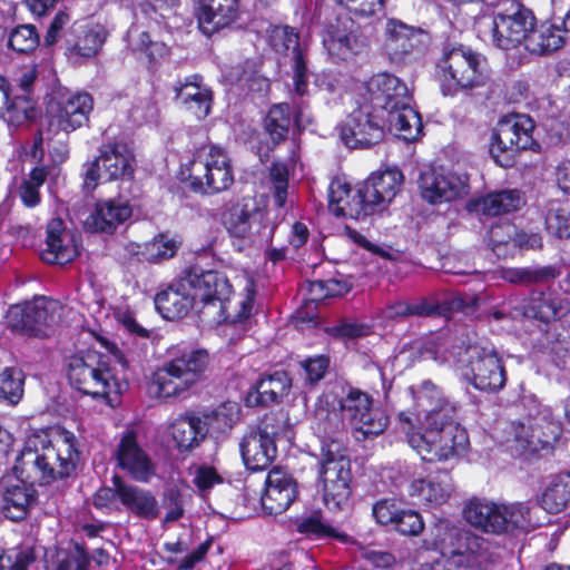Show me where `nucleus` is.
I'll return each instance as SVG.
<instances>
[{"label":"nucleus","instance_id":"1","mask_svg":"<svg viewBox=\"0 0 570 570\" xmlns=\"http://www.w3.org/2000/svg\"><path fill=\"white\" fill-rule=\"evenodd\" d=\"M79 460L77 439L61 430L53 439L45 432L27 438L13 466L16 478L7 476L0 484V511L6 518L24 519L36 500L32 483L49 484L69 476Z\"/></svg>","mask_w":570,"mask_h":570},{"label":"nucleus","instance_id":"2","mask_svg":"<svg viewBox=\"0 0 570 570\" xmlns=\"http://www.w3.org/2000/svg\"><path fill=\"white\" fill-rule=\"evenodd\" d=\"M415 412H401L400 428L409 445L428 462L463 456L470 446L466 430L455 422L456 409L431 381L413 389Z\"/></svg>","mask_w":570,"mask_h":570},{"label":"nucleus","instance_id":"3","mask_svg":"<svg viewBox=\"0 0 570 570\" xmlns=\"http://www.w3.org/2000/svg\"><path fill=\"white\" fill-rule=\"evenodd\" d=\"M185 274L198 305L200 304L198 313L203 320L217 324L239 323L250 316L255 295L250 278L246 279L245 296L230 299L232 285L222 273L193 266Z\"/></svg>","mask_w":570,"mask_h":570},{"label":"nucleus","instance_id":"4","mask_svg":"<svg viewBox=\"0 0 570 570\" xmlns=\"http://www.w3.org/2000/svg\"><path fill=\"white\" fill-rule=\"evenodd\" d=\"M365 102L387 117L389 131L405 141L422 132L419 112L413 109L407 86L399 77L381 72L365 83Z\"/></svg>","mask_w":570,"mask_h":570},{"label":"nucleus","instance_id":"5","mask_svg":"<svg viewBox=\"0 0 570 570\" xmlns=\"http://www.w3.org/2000/svg\"><path fill=\"white\" fill-rule=\"evenodd\" d=\"M68 380L80 393L109 406H115L119 402L127 386L116 377L105 357L92 351L69 358Z\"/></svg>","mask_w":570,"mask_h":570},{"label":"nucleus","instance_id":"6","mask_svg":"<svg viewBox=\"0 0 570 570\" xmlns=\"http://www.w3.org/2000/svg\"><path fill=\"white\" fill-rule=\"evenodd\" d=\"M535 22L531 10L512 0H501L493 16L480 17L475 27L479 37L502 50L525 45Z\"/></svg>","mask_w":570,"mask_h":570},{"label":"nucleus","instance_id":"7","mask_svg":"<svg viewBox=\"0 0 570 570\" xmlns=\"http://www.w3.org/2000/svg\"><path fill=\"white\" fill-rule=\"evenodd\" d=\"M208 363L209 355L205 350L183 352L153 373L149 393L159 399L185 394L202 380Z\"/></svg>","mask_w":570,"mask_h":570},{"label":"nucleus","instance_id":"8","mask_svg":"<svg viewBox=\"0 0 570 570\" xmlns=\"http://www.w3.org/2000/svg\"><path fill=\"white\" fill-rule=\"evenodd\" d=\"M434 77L442 95L451 97L483 87L487 82L481 56L464 46L443 50L435 63Z\"/></svg>","mask_w":570,"mask_h":570},{"label":"nucleus","instance_id":"9","mask_svg":"<svg viewBox=\"0 0 570 570\" xmlns=\"http://www.w3.org/2000/svg\"><path fill=\"white\" fill-rule=\"evenodd\" d=\"M222 222L239 250L247 244L269 245L276 229V223L253 197H243L226 208Z\"/></svg>","mask_w":570,"mask_h":570},{"label":"nucleus","instance_id":"10","mask_svg":"<svg viewBox=\"0 0 570 570\" xmlns=\"http://www.w3.org/2000/svg\"><path fill=\"white\" fill-rule=\"evenodd\" d=\"M183 179L189 181L195 191L218 194L234 183V171L226 151L215 145L199 147L181 169Z\"/></svg>","mask_w":570,"mask_h":570},{"label":"nucleus","instance_id":"11","mask_svg":"<svg viewBox=\"0 0 570 570\" xmlns=\"http://www.w3.org/2000/svg\"><path fill=\"white\" fill-rule=\"evenodd\" d=\"M322 450L317 488L330 511H342L348 505L352 492L351 462L346 449L337 440H331Z\"/></svg>","mask_w":570,"mask_h":570},{"label":"nucleus","instance_id":"12","mask_svg":"<svg viewBox=\"0 0 570 570\" xmlns=\"http://www.w3.org/2000/svg\"><path fill=\"white\" fill-rule=\"evenodd\" d=\"M452 362L456 363L464 379L476 390L499 392L507 382L503 361L490 345L469 344L464 350L451 352Z\"/></svg>","mask_w":570,"mask_h":570},{"label":"nucleus","instance_id":"13","mask_svg":"<svg viewBox=\"0 0 570 570\" xmlns=\"http://www.w3.org/2000/svg\"><path fill=\"white\" fill-rule=\"evenodd\" d=\"M62 306L58 301L38 297L23 306L11 307L8 322L12 331L32 337H48L61 318Z\"/></svg>","mask_w":570,"mask_h":570},{"label":"nucleus","instance_id":"14","mask_svg":"<svg viewBox=\"0 0 570 570\" xmlns=\"http://www.w3.org/2000/svg\"><path fill=\"white\" fill-rule=\"evenodd\" d=\"M533 120L525 115H510L502 118L492 135L490 153L502 167L513 164L514 153L531 148L534 140Z\"/></svg>","mask_w":570,"mask_h":570},{"label":"nucleus","instance_id":"15","mask_svg":"<svg viewBox=\"0 0 570 570\" xmlns=\"http://www.w3.org/2000/svg\"><path fill=\"white\" fill-rule=\"evenodd\" d=\"M373 403L368 393L356 387H350L340 400L343 416L355 430L356 440L376 436L387 428V415Z\"/></svg>","mask_w":570,"mask_h":570},{"label":"nucleus","instance_id":"16","mask_svg":"<svg viewBox=\"0 0 570 570\" xmlns=\"http://www.w3.org/2000/svg\"><path fill=\"white\" fill-rule=\"evenodd\" d=\"M387 117L364 102L353 110L341 127V138L350 148H368L384 139Z\"/></svg>","mask_w":570,"mask_h":570},{"label":"nucleus","instance_id":"17","mask_svg":"<svg viewBox=\"0 0 570 570\" xmlns=\"http://www.w3.org/2000/svg\"><path fill=\"white\" fill-rule=\"evenodd\" d=\"M134 173V155L126 144H106L101 146L99 156L88 166L85 187L94 190L98 180H117L131 177Z\"/></svg>","mask_w":570,"mask_h":570},{"label":"nucleus","instance_id":"18","mask_svg":"<svg viewBox=\"0 0 570 570\" xmlns=\"http://www.w3.org/2000/svg\"><path fill=\"white\" fill-rule=\"evenodd\" d=\"M421 197L431 205L451 203L470 191L469 177L452 170L428 169L419 179Z\"/></svg>","mask_w":570,"mask_h":570},{"label":"nucleus","instance_id":"19","mask_svg":"<svg viewBox=\"0 0 570 570\" xmlns=\"http://www.w3.org/2000/svg\"><path fill=\"white\" fill-rule=\"evenodd\" d=\"M275 421L274 416H266L256 429L243 436L239 449L247 469L264 470L276 458L275 436L278 431L274 425Z\"/></svg>","mask_w":570,"mask_h":570},{"label":"nucleus","instance_id":"20","mask_svg":"<svg viewBox=\"0 0 570 570\" xmlns=\"http://www.w3.org/2000/svg\"><path fill=\"white\" fill-rule=\"evenodd\" d=\"M403 175L396 168L373 173L360 187L364 216L385 209L400 191Z\"/></svg>","mask_w":570,"mask_h":570},{"label":"nucleus","instance_id":"21","mask_svg":"<svg viewBox=\"0 0 570 570\" xmlns=\"http://www.w3.org/2000/svg\"><path fill=\"white\" fill-rule=\"evenodd\" d=\"M384 51L393 62H402L414 52H420L426 35L401 20L390 18L384 30Z\"/></svg>","mask_w":570,"mask_h":570},{"label":"nucleus","instance_id":"22","mask_svg":"<svg viewBox=\"0 0 570 570\" xmlns=\"http://www.w3.org/2000/svg\"><path fill=\"white\" fill-rule=\"evenodd\" d=\"M92 108L94 100L89 94L78 92L69 96L57 105L56 110L51 108L47 132L61 130L68 134L80 128L87 124Z\"/></svg>","mask_w":570,"mask_h":570},{"label":"nucleus","instance_id":"23","mask_svg":"<svg viewBox=\"0 0 570 570\" xmlns=\"http://www.w3.org/2000/svg\"><path fill=\"white\" fill-rule=\"evenodd\" d=\"M268 43L275 52L292 57L295 91L299 96L305 95L308 83L307 69L298 35L288 26L273 27L268 32Z\"/></svg>","mask_w":570,"mask_h":570},{"label":"nucleus","instance_id":"24","mask_svg":"<svg viewBox=\"0 0 570 570\" xmlns=\"http://www.w3.org/2000/svg\"><path fill=\"white\" fill-rule=\"evenodd\" d=\"M118 466L138 482H148L155 474V466L149 455L140 448L136 432L122 433L116 448Z\"/></svg>","mask_w":570,"mask_h":570},{"label":"nucleus","instance_id":"25","mask_svg":"<svg viewBox=\"0 0 570 570\" xmlns=\"http://www.w3.org/2000/svg\"><path fill=\"white\" fill-rule=\"evenodd\" d=\"M297 494L298 487L294 478L287 471L274 468L266 476L262 505L269 514H279L292 505Z\"/></svg>","mask_w":570,"mask_h":570},{"label":"nucleus","instance_id":"26","mask_svg":"<svg viewBox=\"0 0 570 570\" xmlns=\"http://www.w3.org/2000/svg\"><path fill=\"white\" fill-rule=\"evenodd\" d=\"M78 253L77 235L67 230L60 218L51 219L47 225L46 248L41 253L42 261L63 265L76 258Z\"/></svg>","mask_w":570,"mask_h":570},{"label":"nucleus","instance_id":"27","mask_svg":"<svg viewBox=\"0 0 570 570\" xmlns=\"http://www.w3.org/2000/svg\"><path fill=\"white\" fill-rule=\"evenodd\" d=\"M155 304L167 320L183 318L193 307L199 308L185 273L156 295Z\"/></svg>","mask_w":570,"mask_h":570},{"label":"nucleus","instance_id":"28","mask_svg":"<svg viewBox=\"0 0 570 570\" xmlns=\"http://www.w3.org/2000/svg\"><path fill=\"white\" fill-rule=\"evenodd\" d=\"M409 495L422 504L439 507L449 501L454 483L448 471H440L426 478L414 479L409 484Z\"/></svg>","mask_w":570,"mask_h":570},{"label":"nucleus","instance_id":"29","mask_svg":"<svg viewBox=\"0 0 570 570\" xmlns=\"http://www.w3.org/2000/svg\"><path fill=\"white\" fill-rule=\"evenodd\" d=\"M131 216V207L125 199H106L96 204L92 213L83 220L90 233H112L118 225Z\"/></svg>","mask_w":570,"mask_h":570},{"label":"nucleus","instance_id":"30","mask_svg":"<svg viewBox=\"0 0 570 570\" xmlns=\"http://www.w3.org/2000/svg\"><path fill=\"white\" fill-rule=\"evenodd\" d=\"M323 45L336 60H350L366 50L367 42L357 31L347 24H331L323 38Z\"/></svg>","mask_w":570,"mask_h":570},{"label":"nucleus","instance_id":"31","mask_svg":"<svg viewBox=\"0 0 570 570\" xmlns=\"http://www.w3.org/2000/svg\"><path fill=\"white\" fill-rule=\"evenodd\" d=\"M174 90L176 99L191 111L196 118L203 119L208 116L212 107V90L203 83V79L198 75L186 77L184 81H179Z\"/></svg>","mask_w":570,"mask_h":570},{"label":"nucleus","instance_id":"32","mask_svg":"<svg viewBox=\"0 0 570 570\" xmlns=\"http://www.w3.org/2000/svg\"><path fill=\"white\" fill-rule=\"evenodd\" d=\"M465 521L473 528L485 533H503L504 518L501 513V503L485 499L470 500L463 510Z\"/></svg>","mask_w":570,"mask_h":570},{"label":"nucleus","instance_id":"33","mask_svg":"<svg viewBox=\"0 0 570 570\" xmlns=\"http://www.w3.org/2000/svg\"><path fill=\"white\" fill-rule=\"evenodd\" d=\"M524 199L519 190L509 189L471 198L465 209L469 213L498 216L520 209Z\"/></svg>","mask_w":570,"mask_h":570},{"label":"nucleus","instance_id":"34","mask_svg":"<svg viewBox=\"0 0 570 570\" xmlns=\"http://www.w3.org/2000/svg\"><path fill=\"white\" fill-rule=\"evenodd\" d=\"M238 0H200L198 23L203 33L210 36L236 19Z\"/></svg>","mask_w":570,"mask_h":570},{"label":"nucleus","instance_id":"35","mask_svg":"<svg viewBox=\"0 0 570 570\" xmlns=\"http://www.w3.org/2000/svg\"><path fill=\"white\" fill-rule=\"evenodd\" d=\"M292 382L284 371L263 376L247 393L248 406L269 405L277 403L291 389Z\"/></svg>","mask_w":570,"mask_h":570},{"label":"nucleus","instance_id":"36","mask_svg":"<svg viewBox=\"0 0 570 570\" xmlns=\"http://www.w3.org/2000/svg\"><path fill=\"white\" fill-rule=\"evenodd\" d=\"M351 186L344 178H335L328 186V208L337 217L358 219L364 216L360 189L351 197Z\"/></svg>","mask_w":570,"mask_h":570},{"label":"nucleus","instance_id":"37","mask_svg":"<svg viewBox=\"0 0 570 570\" xmlns=\"http://www.w3.org/2000/svg\"><path fill=\"white\" fill-rule=\"evenodd\" d=\"M168 430L175 446L181 452L198 446L207 432L204 421L195 415H179L173 420Z\"/></svg>","mask_w":570,"mask_h":570},{"label":"nucleus","instance_id":"38","mask_svg":"<svg viewBox=\"0 0 570 570\" xmlns=\"http://www.w3.org/2000/svg\"><path fill=\"white\" fill-rule=\"evenodd\" d=\"M513 433L522 450L538 452L553 446L561 435V428L556 423L549 424L547 430L542 425L533 428L518 424L513 426Z\"/></svg>","mask_w":570,"mask_h":570},{"label":"nucleus","instance_id":"39","mask_svg":"<svg viewBox=\"0 0 570 570\" xmlns=\"http://www.w3.org/2000/svg\"><path fill=\"white\" fill-rule=\"evenodd\" d=\"M539 508L534 502L501 503V513L504 518L503 533L512 530L529 531L540 525L537 518Z\"/></svg>","mask_w":570,"mask_h":570},{"label":"nucleus","instance_id":"40","mask_svg":"<svg viewBox=\"0 0 570 570\" xmlns=\"http://www.w3.org/2000/svg\"><path fill=\"white\" fill-rule=\"evenodd\" d=\"M120 503L134 514L155 519L158 517V502L156 498L147 490L126 482L120 485Z\"/></svg>","mask_w":570,"mask_h":570},{"label":"nucleus","instance_id":"41","mask_svg":"<svg viewBox=\"0 0 570 570\" xmlns=\"http://www.w3.org/2000/svg\"><path fill=\"white\" fill-rule=\"evenodd\" d=\"M563 30L558 26L544 22L532 27L525 38L524 49L533 55H548L563 46Z\"/></svg>","mask_w":570,"mask_h":570},{"label":"nucleus","instance_id":"42","mask_svg":"<svg viewBox=\"0 0 570 570\" xmlns=\"http://www.w3.org/2000/svg\"><path fill=\"white\" fill-rule=\"evenodd\" d=\"M75 33L76 40L68 46L71 57H95L106 39V31L100 24H81L75 29Z\"/></svg>","mask_w":570,"mask_h":570},{"label":"nucleus","instance_id":"43","mask_svg":"<svg viewBox=\"0 0 570 570\" xmlns=\"http://www.w3.org/2000/svg\"><path fill=\"white\" fill-rule=\"evenodd\" d=\"M570 500V472L551 480L541 497V507L549 513L562 511Z\"/></svg>","mask_w":570,"mask_h":570},{"label":"nucleus","instance_id":"44","mask_svg":"<svg viewBox=\"0 0 570 570\" xmlns=\"http://www.w3.org/2000/svg\"><path fill=\"white\" fill-rule=\"evenodd\" d=\"M291 125L292 112L285 102L274 105L265 118V129L275 144L286 139Z\"/></svg>","mask_w":570,"mask_h":570},{"label":"nucleus","instance_id":"45","mask_svg":"<svg viewBox=\"0 0 570 570\" xmlns=\"http://www.w3.org/2000/svg\"><path fill=\"white\" fill-rule=\"evenodd\" d=\"M268 180L272 185L273 197L278 208L277 216L284 217L287 213L288 170L282 163H274L269 168Z\"/></svg>","mask_w":570,"mask_h":570},{"label":"nucleus","instance_id":"46","mask_svg":"<svg viewBox=\"0 0 570 570\" xmlns=\"http://www.w3.org/2000/svg\"><path fill=\"white\" fill-rule=\"evenodd\" d=\"M240 406L238 403L227 401L219 404L215 410L206 415L205 426L208 425L214 431H229L239 420Z\"/></svg>","mask_w":570,"mask_h":570},{"label":"nucleus","instance_id":"47","mask_svg":"<svg viewBox=\"0 0 570 570\" xmlns=\"http://www.w3.org/2000/svg\"><path fill=\"white\" fill-rule=\"evenodd\" d=\"M24 376L20 368L6 367L0 373V401L17 404L23 394Z\"/></svg>","mask_w":570,"mask_h":570},{"label":"nucleus","instance_id":"48","mask_svg":"<svg viewBox=\"0 0 570 570\" xmlns=\"http://www.w3.org/2000/svg\"><path fill=\"white\" fill-rule=\"evenodd\" d=\"M546 228L557 238H570V212L557 202L550 203L546 215Z\"/></svg>","mask_w":570,"mask_h":570},{"label":"nucleus","instance_id":"49","mask_svg":"<svg viewBox=\"0 0 570 570\" xmlns=\"http://www.w3.org/2000/svg\"><path fill=\"white\" fill-rule=\"evenodd\" d=\"M179 247L176 237L169 234H158L151 240L146 242V255L148 263H159L175 256Z\"/></svg>","mask_w":570,"mask_h":570},{"label":"nucleus","instance_id":"50","mask_svg":"<svg viewBox=\"0 0 570 570\" xmlns=\"http://www.w3.org/2000/svg\"><path fill=\"white\" fill-rule=\"evenodd\" d=\"M558 276L551 266L541 268H507L502 272L503 279L514 284H530Z\"/></svg>","mask_w":570,"mask_h":570},{"label":"nucleus","instance_id":"51","mask_svg":"<svg viewBox=\"0 0 570 570\" xmlns=\"http://www.w3.org/2000/svg\"><path fill=\"white\" fill-rule=\"evenodd\" d=\"M524 314L542 322H550L551 320L564 314L561 303L554 298L539 295L533 297L529 303Z\"/></svg>","mask_w":570,"mask_h":570},{"label":"nucleus","instance_id":"52","mask_svg":"<svg viewBox=\"0 0 570 570\" xmlns=\"http://www.w3.org/2000/svg\"><path fill=\"white\" fill-rule=\"evenodd\" d=\"M47 178V170L37 167L31 170L29 177L23 179L19 188V195L24 206L35 207L40 203V187Z\"/></svg>","mask_w":570,"mask_h":570},{"label":"nucleus","instance_id":"53","mask_svg":"<svg viewBox=\"0 0 570 570\" xmlns=\"http://www.w3.org/2000/svg\"><path fill=\"white\" fill-rule=\"evenodd\" d=\"M476 544V538H471V542L468 544L465 551L449 550V570H484L481 556L475 553L472 549V546Z\"/></svg>","mask_w":570,"mask_h":570},{"label":"nucleus","instance_id":"54","mask_svg":"<svg viewBox=\"0 0 570 570\" xmlns=\"http://www.w3.org/2000/svg\"><path fill=\"white\" fill-rule=\"evenodd\" d=\"M297 530L298 532L314 539L335 538L341 541L345 540L344 534L337 532L333 527L326 524L318 514L302 519L297 525Z\"/></svg>","mask_w":570,"mask_h":570},{"label":"nucleus","instance_id":"55","mask_svg":"<svg viewBox=\"0 0 570 570\" xmlns=\"http://www.w3.org/2000/svg\"><path fill=\"white\" fill-rule=\"evenodd\" d=\"M357 19H370L383 12L387 0H334Z\"/></svg>","mask_w":570,"mask_h":570},{"label":"nucleus","instance_id":"56","mask_svg":"<svg viewBox=\"0 0 570 570\" xmlns=\"http://www.w3.org/2000/svg\"><path fill=\"white\" fill-rule=\"evenodd\" d=\"M159 116V108L153 96L139 97L135 100L129 117L137 125L154 124Z\"/></svg>","mask_w":570,"mask_h":570},{"label":"nucleus","instance_id":"57","mask_svg":"<svg viewBox=\"0 0 570 570\" xmlns=\"http://www.w3.org/2000/svg\"><path fill=\"white\" fill-rule=\"evenodd\" d=\"M39 45V36L31 24H22L14 28L9 37V46L18 52H29Z\"/></svg>","mask_w":570,"mask_h":570},{"label":"nucleus","instance_id":"58","mask_svg":"<svg viewBox=\"0 0 570 570\" xmlns=\"http://www.w3.org/2000/svg\"><path fill=\"white\" fill-rule=\"evenodd\" d=\"M33 112L32 101L27 96H18L12 101L8 99V107L0 115L12 125H21L32 118Z\"/></svg>","mask_w":570,"mask_h":570},{"label":"nucleus","instance_id":"59","mask_svg":"<svg viewBox=\"0 0 570 570\" xmlns=\"http://www.w3.org/2000/svg\"><path fill=\"white\" fill-rule=\"evenodd\" d=\"M112 487H105L99 489L94 495V505L98 509H105L107 511L119 510L120 503V485L124 481L120 476L114 475Z\"/></svg>","mask_w":570,"mask_h":570},{"label":"nucleus","instance_id":"60","mask_svg":"<svg viewBox=\"0 0 570 570\" xmlns=\"http://www.w3.org/2000/svg\"><path fill=\"white\" fill-rule=\"evenodd\" d=\"M136 31H130L132 39L134 50L145 52L150 60L164 57L168 52V48L164 42L153 41L149 33L140 31L135 35Z\"/></svg>","mask_w":570,"mask_h":570},{"label":"nucleus","instance_id":"61","mask_svg":"<svg viewBox=\"0 0 570 570\" xmlns=\"http://www.w3.org/2000/svg\"><path fill=\"white\" fill-rule=\"evenodd\" d=\"M393 527L403 535H419L424 529V522L419 512L402 508Z\"/></svg>","mask_w":570,"mask_h":570},{"label":"nucleus","instance_id":"62","mask_svg":"<svg viewBox=\"0 0 570 570\" xmlns=\"http://www.w3.org/2000/svg\"><path fill=\"white\" fill-rule=\"evenodd\" d=\"M223 476L210 465H196L193 472V483L198 491L204 494L210 491L215 485L222 484Z\"/></svg>","mask_w":570,"mask_h":570},{"label":"nucleus","instance_id":"63","mask_svg":"<svg viewBox=\"0 0 570 570\" xmlns=\"http://www.w3.org/2000/svg\"><path fill=\"white\" fill-rule=\"evenodd\" d=\"M402 508V504L394 499H382L374 503L372 513L377 523L393 525Z\"/></svg>","mask_w":570,"mask_h":570},{"label":"nucleus","instance_id":"64","mask_svg":"<svg viewBox=\"0 0 570 570\" xmlns=\"http://www.w3.org/2000/svg\"><path fill=\"white\" fill-rule=\"evenodd\" d=\"M341 424L337 413L334 410H328L324 406L316 409L315 430L323 436H330Z\"/></svg>","mask_w":570,"mask_h":570}]
</instances>
